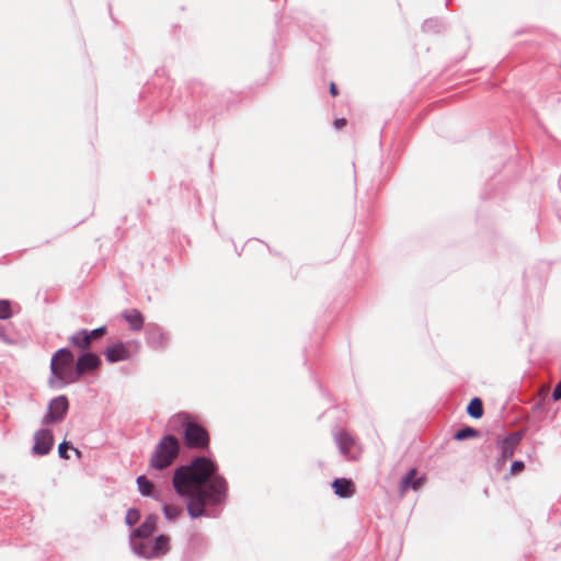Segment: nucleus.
Returning a JSON list of instances; mask_svg holds the SVG:
<instances>
[{
    "label": "nucleus",
    "instance_id": "1",
    "mask_svg": "<svg viewBox=\"0 0 561 561\" xmlns=\"http://www.w3.org/2000/svg\"><path fill=\"white\" fill-rule=\"evenodd\" d=\"M218 465L208 457L198 456L187 465L179 466L172 477L175 493L187 501L191 518H217L218 507L228 499V482L218 473Z\"/></svg>",
    "mask_w": 561,
    "mask_h": 561
},
{
    "label": "nucleus",
    "instance_id": "2",
    "mask_svg": "<svg viewBox=\"0 0 561 561\" xmlns=\"http://www.w3.org/2000/svg\"><path fill=\"white\" fill-rule=\"evenodd\" d=\"M75 356L68 347L59 348L50 359L49 383L53 388H64L69 383L71 374H73Z\"/></svg>",
    "mask_w": 561,
    "mask_h": 561
},
{
    "label": "nucleus",
    "instance_id": "3",
    "mask_svg": "<svg viewBox=\"0 0 561 561\" xmlns=\"http://www.w3.org/2000/svg\"><path fill=\"white\" fill-rule=\"evenodd\" d=\"M180 449V440L174 435H164L154 447L149 466L156 470L167 469L176 459Z\"/></svg>",
    "mask_w": 561,
    "mask_h": 561
},
{
    "label": "nucleus",
    "instance_id": "4",
    "mask_svg": "<svg viewBox=\"0 0 561 561\" xmlns=\"http://www.w3.org/2000/svg\"><path fill=\"white\" fill-rule=\"evenodd\" d=\"M170 538L159 535L152 542L151 539H129L131 551L140 558L153 559L164 556L169 551Z\"/></svg>",
    "mask_w": 561,
    "mask_h": 561
},
{
    "label": "nucleus",
    "instance_id": "5",
    "mask_svg": "<svg viewBox=\"0 0 561 561\" xmlns=\"http://www.w3.org/2000/svg\"><path fill=\"white\" fill-rule=\"evenodd\" d=\"M184 444L191 449H205L209 446V435L201 424L190 421L183 431Z\"/></svg>",
    "mask_w": 561,
    "mask_h": 561
},
{
    "label": "nucleus",
    "instance_id": "6",
    "mask_svg": "<svg viewBox=\"0 0 561 561\" xmlns=\"http://www.w3.org/2000/svg\"><path fill=\"white\" fill-rule=\"evenodd\" d=\"M101 364L102 360L98 354L83 352L77 359L75 371L70 375V381L78 382L83 375L98 370Z\"/></svg>",
    "mask_w": 561,
    "mask_h": 561
},
{
    "label": "nucleus",
    "instance_id": "7",
    "mask_svg": "<svg viewBox=\"0 0 561 561\" xmlns=\"http://www.w3.org/2000/svg\"><path fill=\"white\" fill-rule=\"evenodd\" d=\"M146 344L154 351H164L170 343L169 333L157 323H148L145 330Z\"/></svg>",
    "mask_w": 561,
    "mask_h": 561
},
{
    "label": "nucleus",
    "instance_id": "8",
    "mask_svg": "<svg viewBox=\"0 0 561 561\" xmlns=\"http://www.w3.org/2000/svg\"><path fill=\"white\" fill-rule=\"evenodd\" d=\"M69 410V401L65 394L58 396L49 401L47 413L42 423L49 425L61 422Z\"/></svg>",
    "mask_w": 561,
    "mask_h": 561
},
{
    "label": "nucleus",
    "instance_id": "9",
    "mask_svg": "<svg viewBox=\"0 0 561 561\" xmlns=\"http://www.w3.org/2000/svg\"><path fill=\"white\" fill-rule=\"evenodd\" d=\"M523 438V433L514 432L506 435L503 439H499L496 447L500 451V461H506L514 455L515 448L519 445Z\"/></svg>",
    "mask_w": 561,
    "mask_h": 561
},
{
    "label": "nucleus",
    "instance_id": "10",
    "mask_svg": "<svg viewBox=\"0 0 561 561\" xmlns=\"http://www.w3.org/2000/svg\"><path fill=\"white\" fill-rule=\"evenodd\" d=\"M54 446V436L50 430L41 428L34 434L33 454L36 456L47 455Z\"/></svg>",
    "mask_w": 561,
    "mask_h": 561
},
{
    "label": "nucleus",
    "instance_id": "11",
    "mask_svg": "<svg viewBox=\"0 0 561 561\" xmlns=\"http://www.w3.org/2000/svg\"><path fill=\"white\" fill-rule=\"evenodd\" d=\"M156 526L157 516L150 514L136 529L133 530L129 539H151V536L156 531Z\"/></svg>",
    "mask_w": 561,
    "mask_h": 561
},
{
    "label": "nucleus",
    "instance_id": "12",
    "mask_svg": "<svg viewBox=\"0 0 561 561\" xmlns=\"http://www.w3.org/2000/svg\"><path fill=\"white\" fill-rule=\"evenodd\" d=\"M104 356L108 363H117L127 360L130 357L129 350L125 346L124 343H115L106 347L104 351Z\"/></svg>",
    "mask_w": 561,
    "mask_h": 561
},
{
    "label": "nucleus",
    "instance_id": "13",
    "mask_svg": "<svg viewBox=\"0 0 561 561\" xmlns=\"http://www.w3.org/2000/svg\"><path fill=\"white\" fill-rule=\"evenodd\" d=\"M334 493L341 499H348L355 492V485L351 479L336 478L332 482Z\"/></svg>",
    "mask_w": 561,
    "mask_h": 561
},
{
    "label": "nucleus",
    "instance_id": "14",
    "mask_svg": "<svg viewBox=\"0 0 561 561\" xmlns=\"http://www.w3.org/2000/svg\"><path fill=\"white\" fill-rule=\"evenodd\" d=\"M417 470L412 468L408 471V473L402 478L400 482V491L403 493L409 489L419 490L424 481V477L416 478Z\"/></svg>",
    "mask_w": 561,
    "mask_h": 561
},
{
    "label": "nucleus",
    "instance_id": "15",
    "mask_svg": "<svg viewBox=\"0 0 561 561\" xmlns=\"http://www.w3.org/2000/svg\"><path fill=\"white\" fill-rule=\"evenodd\" d=\"M122 317L126 320L131 331L139 332L142 330L145 319L138 309L126 310L122 313Z\"/></svg>",
    "mask_w": 561,
    "mask_h": 561
},
{
    "label": "nucleus",
    "instance_id": "16",
    "mask_svg": "<svg viewBox=\"0 0 561 561\" xmlns=\"http://www.w3.org/2000/svg\"><path fill=\"white\" fill-rule=\"evenodd\" d=\"M191 421V415L186 412H180L169 419L168 427L172 432L185 430L186 424Z\"/></svg>",
    "mask_w": 561,
    "mask_h": 561
},
{
    "label": "nucleus",
    "instance_id": "17",
    "mask_svg": "<svg viewBox=\"0 0 561 561\" xmlns=\"http://www.w3.org/2000/svg\"><path fill=\"white\" fill-rule=\"evenodd\" d=\"M334 440L337 445L340 453L343 456H347L354 444V440L351 437V435L344 431H341L334 435Z\"/></svg>",
    "mask_w": 561,
    "mask_h": 561
},
{
    "label": "nucleus",
    "instance_id": "18",
    "mask_svg": "<svg viewBox=\"0 0 561 561\" xmlns=\"http://www.w3.org/2000/svg\"><path fill=\"white\" fill-rule=\"evenodd\" d=\"M69 341L75 347H78L85 352H88V350L91 347V343L87 334V329H81L75 332L69 337Z\"/></svg>",
    "mask_w": 561,
    "mask_h": 561
},
{
    "label": "nucleus",
    "instance_id": "19",
    "mask_svg": "<svg viewBox=\"0 0 561 561\" xmlns=\"http://www.w3.org/2000/svg\"><path fill=\"white\" fill-rule=\"evenodd\" d=\"M138 491L142 496H150L154 500H159L158 495L153 492V484L146 476H139L136 480Z\"/></svg>",
    "mask_w": 561,
    "mask_h": 561
},
{
    "label": "nucleus",
    "instance_id": "20",
    "mask_svg": "<svg viewBox=\"0 0 561 561\" xmlns=\"http://www.w3.org/2000/svg\"><path fill=\"white\" fill-rule=\"evenodd\" d=\"M467 413L473 419H480L483 415V403L480 398H472L467 407Z\"/></svg>",
    "mask_w": 561,
    "mask_h": 561
},
{
    "label": "nucleus",
    "instance_id": "21",
    "mask_svg": "<svg viewBox=\"0 0 561 561\" xmlns=\"http://www.w3.org/2000/svg\"><path fill=\"white\" fill-rule=\"evenodd\" d=\"M478 435H479L478 430H476L471 426H465V427H461L460 430H458L454 434V439L461 442V440H465L468 438L477 437Z\"/></svg>",
    "mask_w": 561,
    "mask_h": 561
},
{
    "label": "nucleus",
    "instance_id": "22",
    "mask_svg": "<svg viewBox=\"0 0 561 561\" xmlns=\"http://www.w3.org/2000/svg\"><path fill=\"white\" fill-rule=\"evenodd\" d=\"M162 512L168 520L173 522L181 515L182 510L175 505L163 503Z\"/></svg>",
    "mask_w": 561,
    "mask_h": 561
},
{
    "label": "nucleus",
    "instance_id": "23",
    "mask_svg": "<svg viewBox=\"0 0 561 561\" xmlns=\"http://www.w3.org/2000/svg\"><path fill=\"white\" fill-rule=\"evenodd\" d=\"M68 449H73L78 457H81V451L73 448L71 443L64 440L58 446V455L62 459H69Z\"/></svg>",
    "mask_w": 561,
    "mask_h": 561
},
{
    "label": "nucleus",
    "instance_id": "24",
    "mask_svg": "<svg viewBox=\"0 0 561 561\" xmlns=\"http://www.w3.org/2000/svg\"><path fill=\"white\" fill-rule=\"evenodd\" d=\"M140 519V512L137 508H129L125 516V523L128 526L136 525Z\"/></svg>",
    "mask_w": 561,
    "mask_h": 561
},
{
    "label": "nucleus",
    "instance_id": "25",
    "mask_svg": "<svg viewBox=\"0 0 561 561\" xmlns=\"http://www.w3.org/2000/svg\"><path fill=\"white\" fill-rule=\"evenodd\" d=\"M12 316L11 306L8 300H0V320H7Z\"/></svg>",
    "mask_w": 561,
    "mask_h": 561
},
{
    "label": "nucleus",
    "instance_id": "26",
    "mask_svg": "<svg viewBox=\"0 0 561 561\" xmlns=\"http://www.w3.org/2000/svg\"><path fill=\"white\" fill-rule=\"evenodd\" d=\"M106 332H107V329H106L105 325L99 327V328H96L94 330H91V331L87 330V334L89 336V340H90L91 344H92L93 340H96V339L103 336Z\"/></svg>",
    "mask_w": 561,
    "mask_h": 561
},
{
    "label": "nucleus",
    "instance_id": "27",
    "mask_svg": "<svg viewBox=\"0 0 561 561\" xmlns=\"http://www.w3.org/2000/svg\"><path fill=\"white\" fill-rule=\"evenodd\" d=\"M525 468V465L523 461L520 460H515L512 466H511V473L512 474H517L519 473L520 471H523V469Z\"/></svg>",
    "mask_w": 561,
    "mask_h": 561
},
{
    "label": "nucleus",
    "instance_id": "28",
    "mask_svg": "<svg viewBox=\"0 0 561 561\" xmlns=\"http://www.w3.org/2000/svg\"><path fill=\"white\" fill-rule=\"evenodd\" d=\"M437 24V21L435 20H426L424 23H423V30L424 31H431L433 30Z\"/></svg>",
    "mask_w": 561,
    "mask_h": 561
},
{
    "label": "nucleus",
    "instance_id": "29",
    "mask_svg": "<svg viewBox=\"0 0 561 561\" xmlns=\"http://www.w3.org/2000/svg\"><path fill=\"white\" fill-rule=\"evenodd\" d=\"M333 125H334V127L336 129H339V128H341V127L346 125V119L345 118H337V119L334 121Z\"/></svg>",
    "mask_w": 561,
    "mask_h": 561
},
{
    "label": "nucleus",
    "instance_id": "30",
    "mask_svg": "<svg viewBox=\"0 0 561 561\" xmlns=\"http://www.w3.org/2000/svg\"><path fill=\"white\" fill-rule=\"evenodd\" d=\"M330 93H331L332 96H336L337 95V88H336V85L333 82L330 84Z\"/></svg>",
    "mask_w": 561,
    "mask_h": 561
},
{
    "label": "nucleus",
    "instance_id": "31",
    "mask_svg": "<svg viewBox=\"0 0 561 561\" xmlns=\"http://www.w3.org/2000/svg\"><path fill=\"white\" fill-rule=\"evenodd\" d=\"M0 340L8 341L5 329L0 324Z\"/></svg>",
    "mask_w": 561,
    "mask_h": 561
}]
</instances>
